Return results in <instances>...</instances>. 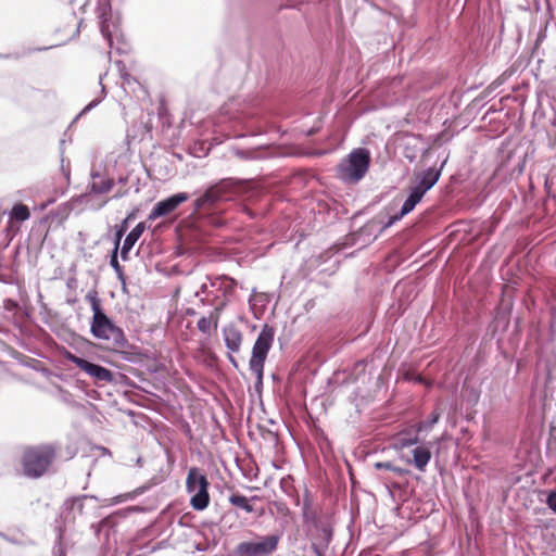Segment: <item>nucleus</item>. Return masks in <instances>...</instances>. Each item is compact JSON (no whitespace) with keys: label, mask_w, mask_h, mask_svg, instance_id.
Segmentation results:
<instances>
[{"label":"nucleus","mask_w":556,"mask_h":556,"mask_svg":"<svg viewBox=\"0 0 556 556\" xmlns=\"http://www.w3.org/2000/svg\"><path fill=\"white\" fill-rule=\"evenodd\" d=\"M189 194L179 192L159 201L149 214V220H155L174 212L181 203L189 200Z\"/></svg>","instance_id":"13"},{"label":"nucleus","mask_w":556,"mask_h":556,"mask_svg":"<svg viewBox=\"0 0 556 556\" xmlns=\"http://www.w3.org/2000/svg\"><path fill=\"white\" fill-rule=\"evenodd\" d=\"M414 465L419 471H425L431 459V452L425 446H417L413 450Z\"/></svg>","instance_id":"20"},{"label":"nucleus","mask_w":556,"mask_h":556,"mask_svg":"<svg viewBox=\"0 0 556 556\" xmlns=\"http://www.w3.org/2000/svg\"><path fill=\"white\" fill-rule=\"evenodd\" d=\"M245 211H247V213H248L249 215L253 216V215H252V213L250 212V210L245 208Z\"/></svg>","instance_id":"42"},{"label":"nucleus","mask_w":556,"mask_h":556,"mask_svg":"<svg viewBox=\"0 0 556 556\" xmlns=\"http://www.w3.org/2000/svg\"><path fill=\"white\" fill-rule=\"evenodd\" d=\"M280 540V533L257 536L255 541L239 543L236 553L238 556H270L277 551Z\"/></svg>","instance_id":"7"},{"label":"nucleus","mask_w":556,"mask_h":556,"mask_svg":"<svg viewBox=\"0 0 556 556\" xmlns=\"http://www.w3.org/2000/svg\"><path fill=\"white\" fill-rule=\"evenodd\" d=\"M275 331L271 327L264 326L258 333L252 349L249 362L250 370L255 375L257 383L263 382L264 364L274 341Z\"/></svg>","instance_id":"5"},{"label":"nucleus","mask_w":556,"mask_h":556,"mask_svg":"<svg viewBox=\"0 0 556 556\" xmlns=\"http://www.w3.org/2000/svg\"><path fill=\"white\" fill-rule=\"evenodd\" d=\"M127 495H117L115 496L114 498L112 500H105L104 502V505H112V504H118V503H122L126 500Z\"/></svg>","instance_id":"34"},{"label":"nucleus","mask_w":556,"mask_h":556,"mask_svg":"<svg viewBox=\"0 0 556 556\" xmlns=\"http://www.w3.org/2000/svg\"><path fill=\"white\" fill-rule=\"evenodd\" d=\"M197 327L199 331H201L202 333L211 334V331L213 329H216L214 328L213 319L211 318V313L208 314V316L201 317L197 324Z\"/></svg>","instance_id":"25"},{"label":"nucleus","mask_w":556,"mask_h":556,"mask_svg":"<svg viewBox=\"0 0 556 556\" xmlns=\"http://www.w3.org/2000/svg\"><path fill=\"white\" fill-rule=\"evenodd\" d=\"M370 161L369 150L355 148L337 165V177L345 184H357L367 174Z\"/></svg>","instance_id":"3"},{"label":"nucleus","mask_w":556,"mask_h":556,"mask_svg":"<svg viewBox=\"0 0 556 556\" xmlns=\"http://www.w3.org/2000/svg\"><path fill=\"white\" fill-rule=\"evenodd\" d=\"M110 520H111V517H106V518L102 519V520L99 522L98 528H101V527H103V526L109 525V523H110ZM97 531H99V529H97Z\"/></svg>","instance_id":"37"},{"label":"nucleus","mask_w":556,"mask_h":556,"mask_svg":"<svg viewBox=\"0 0 556 556\" xmlns=\"http://www.w3.org/2000/svg\"><path fill=\"white\" fill-rule=\"evenodd\" d=\"M227 358H228V361L230 362V364H231L235 368H238V362H237V359L232 356V353H231V352H229V353H228Z\"/></svg>","instance_id":"36"},{"label":"nucleus","mask_w":556,"mask_h":556,"mask_svg":"<svg viewBox=\"0 0 556 556\" xmlns=\"http://www.w3.org/2000/svg\"><path fill=\"white\" fill-rule=\"evenodd\" d=\"M207 478L195 467L190 468L187 476L186 488L191 494L190 505L195 510H204L210 503Z\"/></svg>","instance_id":"6"},{"label":"nucleus","mask_w":556,"mask_h":556,"mask_svg":"<svg viewBox=\"0 0 556 556\" xmlns=\"http://www.w3.org/2000/svg\"><path fill=\"white\" fill-rule=\"evenodd\" d=\"M228 500L231 505L241 508L248 514L254 511V507L251 505L250 500L240 493H232Z\"/></svg>","instance_id":"21"},{"label":"nucleus","mask_w":556,"mask_h":556,"mask_svg":"<svg viewBox=\"0 0 556 556\" xmlns=\"http://www.w3.org/2000/svg\"><path fill=\"white\" fill-rule=\"evenodd\" d=\"M440 413L438 412H432L430 418L425 421V422H421L418 425V428H417V431L420 432L422 430H429L431 429L440 419Z\"/></svg>","instance_id":"27"},{"label":"nucleus","mask_w":556,"mask_h":556,"mask_svg":"<svg viewBox=\"0 0 556 556\" xmlns=\"http://www.w3.org/2000/svg\"><path fill=\"white\" fill-rule=\"evenodd\" d=\"M235 154L241 160H258L263 157L264 151L261 148L247 150L236 149Z\"/></svg>","instance_id":"23"},{"label":"nucleus","mask_w":556,"mask_h":556,"mask_svg":"<svg viewBox=\"0 0 556 556\" xmlns=\"http://www.w3.org/2000/svg\"><path fill=\"white\" fill-rule=\"evenodd\" d=\"M418 442H419V438H418L417 434L414 435V437H409V438L401 437V438L397 439V444L402 448L415 445Z\"/></svg>","instance_id":"28"},{"label":"nucleus","mask_w":556,"mask_h":556,"mask_svg":"<svg viewBox=\"0 0 556 556\" xmlns=\"http://www.w3.org/2000/svg\"><path fill=\"white\" fill-rule=\"evenodd\" d=\"M223 339L229 352L238 353L240 351L243 334L235 325L224 327Z\"/></svg>","instance_id":"15"},{"label":"nucleus","mask_w":556,"mask_h":556,"mask_svg":"<svg viewBox=\"0 0 556 556\" xmlns=\"http://www.w3.org/2000/svg\"><path fill=\"white\" fill-rule=\"evenodd\" d=\"M0 535H1L3 539L8 540L7 535H4V534H2V533H0ZM9 541H10V542H14V541H13V540H11V539H9Z\"/></svg>","instance_id":"38"},{"label":"nucleus","mask_w":556,"mask_h":556,"mask_svg":"<svg viewBox=\"0 0 556 556\" xmlns=\"http://www.w3.org/2000/svg\"><path fill=\"white\" fill-rule=\"evenodd\" d=\"M87 501L99 502V498L94 495H80L64 502L60 515L63 520L64 528L74 523L77 515L81 516L84 514Z\"/></svg>","instance_id":"12"},{"label":"nucleus","mask_w":556,"mask_h":556,"mask_svg":"<svg viewBox=\"0 0 556 556\" xmlns=\"http://www.w3.org/2000/svg\"><path fill=\"white\" fill-rule=\"evenodd\" d=\"M65 358L75 364L78 368L85 371L88 376L94 379L96 382L111 383L114 381V374L99 365L81 358L71 352L65 353Z\"/></svg>","instance_id":"9"},{"label":"nucleus","mask_w":556,"mask_h":556,"mask_svg":"<svg viewBox=\"0 0 556 556\" xmlns=\"http://www.w3.org/2000/svg\"><path fill=\"white\" fill-rule=\"evenodd\" d=\"M376 468L377 469H387V470H391V471H395V472L402 471L400 468H396L395 466H393L390 462L377 463Z\"/></svg>","instance_id":"31"},{"label":"nucleus","mask_w":556,"mask_h":556,"mask_svg":"<svg viewBox=\"0 0 556 556\" xmlns=\"http://www.w3.org/2000/svg\"><path fill=\"white\" fill-rule=\"evenodd\" d=\"M247 182L231 178L222 179L208 186L202 194L193 201V212L202 218H206L215 227L225 224L223 214L226 204L235 201L245 190Z\"/></svg>","instance_id":"1"},{"label":"nucleus","mask_w":556,"mask_h":556,"mask_svg":"<svg viewBox=\"0 0 556 556\" xmlns=\"http://www.w3.org/2000/svg\"><path fill=\"white\" fill-rule=\"evenodd\" d=\"M129 218H130V216H128L126 219H124L123 223L121 224L119 228L117 229L116 235H115V243L114 244L119 245L121 239L127 230V227H128L127 223H128Z\"/></svg>","instance_id":"29"},{"label":"nucleus","mask_w":556,"mask_h":556,"mask_svg":"<svg viewBox=\"0 0 556 556\" xmlns=\"http://www.w3.org/2000/svg\"><path fill=\"white\" fill-rule=\"evenodd\" d=\"M97 16L99 18L100 31L112 48V36L118 28V17L112 12L111 0H98Z\"/></svg>","instance_id":"10"},{"label":"nucleus","mask_w":556,"mask_h":556,"mask_svg":"<svg viewBox=\"0 0 556 556\" xmlns=\"http://www.w3.org/2000/svg\"><path fill=\"white\" fill-rule=\"evenodd\" d=\"M101 102V99H96V100H92L89 104H87L84 110L81 111V114L83 113H86L88 111H90L91 109L96 108L99 103Z\"/></svg>","instance_id":"35"},{"label":"nucleus","mask_w":556,"mask_h":556,"mask_svg":"<svg viewBox=\"0 0 556 556\" xmlns=\"http://www.w3.org/2000/svg\"><path fill=\"white\" fill-rule=\"evenodd\" d=\"M92 182L89 185V190L96 194H104L112 190L114 186L113 179H101V175L99 173L91 174Z\"/></svg>","instance_id":"19"},{"label":"nucleus","mask_w":556,"mask_h":556,"mask_svg":"<svg viewBox=\"0 0 556 556\" xmlns=\"http://www.w3.org/2000/svg\"><path fill=\"white\" fill-rule=\"evenodd\" d=\"M441 176V168L429 167L415 176V185L410 188L424 197L432 189Z\"/></svg>","instance_id":"14"},{"label":"nucleus","mask_w":556,"mask_h":556,"mask_svg":"<svg viewBox=\"0 0 556 556\" xmlns=\"http://www.w3.org/2000/svg\"><path fill=\"white\" fill-rule=\"evenodd\" d=\"M546 505L556 514V491H552L546 498Z\"/></svg>","instance_id":"30"},{"label":"nucleus","mask_w":556,"mask_h":556,"mask_svg":"<svg viewBox=\"0 0 556 556\" xmlns=\"http://www.w3.org/2000/svg\"><path fill=\"white\" fill-rule=\"evenodd\" d=\"M30 216L29 210L24 204H16L11 211V217L18 222H24Z\"/></svg>","instance_id":"24"},{"label":"nucleus","mask_w":556,"mask_h":556,"mask_svg":"<svg viewBox=\"0 0 556 556\" xmlns=\"http://www.w3.org/2000/svg\"><path fill=\"white\" fill-rule=\"evenodd\" d=\"M86 300L90 304L92 311V319L90 325L91 334L99 340L110 342L114 348H125L127 339L122 328L116 326L101 307V300L97 291H89Z\"/></svg>","instance_id":"2"},{"label":"nucleus","mask_w":556,"mask_h":556,"mask_svg":"<svg viewBox=\"0 0 556 556\" xmlns=\"http://www.w3.org/2000/svg\"><path fill=\"white\" fill-rule=\"evenodd\" d=\"M304 519H305V521H308V517H307L306 513H304Z\"/></svg>","instance_id":"39"},{"label":"nucleus","mask_w":556,"mask_h":556,"mask_svg":"<svg viewBox=\"0 0 556 556\" xmlns=\"http://www.w3.org/2000/svg\"><path fill=\"white\" fill-rule=\"evenodd\" d=\"M55 454L56 447L53 444L27 447L22 458L24 475L29 478L41 477L52 464Z\"/></svg>","instance_id":"4"},{"label":"nucleus","mask_w":556,"mask_h":556,"mask_svg":"<svg viewBox=\"0 0 556 556\" xmlns=\"http://www.w3.org/2000/svg\"><path fill=\"white\" fill-rule=\"evenodd\" d=\"M405 215H402V212L400 211L399 214H395L393 216H391L388 222L386 223V225L383 226V228H389L391 227L392 225H394L396 222H399L400 219H402Z\"/></svg>","instance_id":"32"},{"label":"nucleus","mask_w":556,"mask_h":556,"mask_svg":"<svg viewBox=\"0 0 556 556\" xmlns=\"http://www.w3.org/2000/svg\"><path fill=\"white\" fill-rule=\"evenodd\" d=\"M331 526L321 520H313V527L309 529L311 548L316 556H326L329 544L332 541Z\"/></svg>","instance_id":"8"},{"label":"nucleus","mask_w":556,"mask_h":556,"mask_svg":"<svg viewBox=\"0 0 556 556\" xmlns=\"http://www.w3.org/2000/svg\"><path fill=\"white\" fill-rule=\"evenodd\" d=\"M122 86L126 92H134L137 98L144 97L147 94L143 86L130 74L121 71Z\"/></svg>","instance_id":"17"},{"label":"nucleus","mask_w":556,"mask_h":556,"mask_svg":"<svg viewBox=\"0 0 556 556\" xmlns=\"http://www.w3.org/2000/svg\"><path fill=\"white\" fill-rule=\"evenodd\" d=\"M118 248H119V245L114 244V249H113V251H112L111 258H110V265H111V267L115 270V273L117 274V276H118L119 278H123V268H122V266L119 265V263H118V258H117Z\"/></svg>","instance_id":"26"},{"label":"nucleus","mask_w":556,"mask_h":556,"mask_svg":"<svg viewBox=\"0 0 556 556\" xmlns=\"http://www.w3.org/2000/svg\"><path fill=\"white\" fill-rule=\"evenodd\" d=\"M62 538V528H60V534H59V539Z\"/></svg>","instance_id":"41"},{"label":"nucleus","mask_w":556,"mask_h":556,"mask_svg":"<svg viewBox=\"0 0 556 556\" xmlns=\"http://www.w3.org/2000/svg\"><path fill=\"white\" fill-rule=\"evenodd\" d=\"M422 198L424 197H421L419 192L409 189L408 197L401 207L402 215H407L408 213H410L415 208V206L421 201Z\"/></svg>","instance_id":"22"},{"label":"nucleus","mask_w":556,"mask_h":556,"mask_svg":"<svg viewBox=\"0 0 556 556\" xmlns=\"http://www.w3.org/2000/svg\"><path fill=\"white\" fill-rule=\"evenodd\" d=\"M236 281L228 276H218L210 279V285L203 283L200 290L195 292V296L205 295L200 301L205 304V301H210V296L222 293L223 296H228L235 291Z\"/></svg>","instance_id":"11"},{"label":"nucleus","mask_w":556,"mask_h":556,"mask_svg":"<svg viewBox=\"0 0 556 556\" xmlns=\"http://www.w3.org/2000/svg\"><path fill=\"white\" fill-rule=\"evenodd\" d=\"M146 230V224L143 222L137 224L135 228L127 235V237L124 240L122 250H121V256L124 261L128 258V253L134 248L136 242L139 240V238L142 236L143 231Z\"/></svg>","instance_id":"16"},{"label":"nucleus","mask_w":556,"mask_h":556,"mask_svg":"<svg viewBox=\"0 0 556 556\" xmlns=\"http://www.w3.org/2000/svg\"><path fill=\"white\" fill-rule=\"evenodd\" d=\"M104 92H105L104 86L102 85L101 93L104 94Z\"/></svg>","instance_id":"40"},{"label":"nucleus","mask_w":556,"mask_h":556,"mask_svg":"<svg viewBox=\"0 0 556 556\" xmlns=\"http://www.w3.org/2000/svg\"><path fill=\"white\" fill-rule=\"evenodd\" d=\"M228 296H219L218 294H214V295H211L210 296V301H205V304H210V305H213L214 308L210 312L211 313V318L213 319V325H214V328H217L218 326V321H219V316L223 312V309L227 306L228 304Z\"/></svg>","instance_id":"18"},{"label":"nucleus","mask_w":556,"mask_h":556,"mask_svg":"<svg viewBox=\"0 0 556 556\" xmlns=\"http://www.w3.org/2000/svg\"><path fill=\"white\" fill-rule=\"evenodd\" d=\"M21 56L22 55L18 52L0 53V60H18Z\"/></svg>","instance_id":"33"}]
</instances>
